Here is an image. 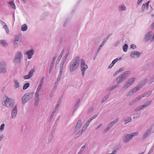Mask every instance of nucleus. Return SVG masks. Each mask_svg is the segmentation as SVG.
Returning a JSON list of instances; mask_svg holds the SVG:
<instances>
[{"mask_svg":"<svg viewBox=\"0 0 154 154\" xmlns=\"http://www.w3.org/2000/svg\"><path fill=\"white\" fill-rule=\"evenodd\" d=\"M109 35L106 38H105V39H104L103 40L102 43L100 45L97 51V52H98L99 51L101 48L106 43L107 41L109 39Z\"/></svg>","mask_w":154,"mask_h":154,"instance_id":"nucleus-19","label":"nucleus"},{"mask_svg":"<svg viewBox=\"0 0 154 154\" xmlns=\"http://www.w3.org/2000/svg\"><path fill=\"white\" fill-rule=\"evenodd\" d=\"M14 84L15 88L17 89L19 88L20 87V84L18 81L16 79H14Z\"/></svg>","mask_w":154,"mask_h":154,"instance_id":"nucleus-24","label":"nucleus"},{"mask_svg":"<svg viewBox=\"0 0 154 154\" xmlns=\"http://www.w3.org/2000/svg\"><path fill=\"white\" fill-rule=\"evenodd\" d=\"M6 100L4 101V105L7 107L13 106L14 104V101L11 98H8L7 96H5Z\"/></svg>","mask_w":154,"mask_h":154,"instance_id":"nucleus-7","label":"nucleus"},{"mask_svg":"<svg viewBox=\"0 0 154 154\" xmlns=\"http://www.w3.org/2000/svg\"><path fill=\"white\" fill-rule=\"evenodd\" d=\"M34 53V50L33 49L31 48L29 50L25 52V54L28 56V58L29 59H30Z\"/></svg>","mask_w":154,"mask_h":154,"instance_id":"nucleus-11","label":"nucleus"},{"mask_svg":"<svg viewBox=\"0 0 154 154\" xmlns=\"http://www.w3.org/2000/svg\"><path fill=\"white\" fill-rule=\"evenodd\" d=\"M152 32L149 31L147 32L145 35L144 40L146 42H148L151 38L152 35Z\"/></svg>","mask_w":154,"mask_h":154,"instance_id":"nucleus-13","label":"nucleus"},{"mask_svg":"<svg viewBox=\"0 0 154 154\" xmlns=\"http://www.w3.org/2000/svg\"><path fill=\"white\" fill-rule=\"evenodd\" d=\"M142 88V85L140 84H139L137 85L136 87L132 89L131 90L133 92V93L136 92L137 91H138L140 88Z\"/></svg>","mask_w":154,"mask_h":154,"instance_id":"nucleus-22","label":"nucleus"},{"mask_svg":"<svg viewBox=\"0 0 154 154\" xmlns=\"http://www.w3.org/2000/svg\"><path fill=\"white\" fill-rule=\"evenodd\" d=\"M110 93H109V94L108 95H107L105 96V97L103 98V100H102L101 101V103H103L105 101H106L108 98V97H109V94Z\"/></svg>","mask_w":154,"mask_h":154,"instance_id":"nucleus-43","label":"nucleus"},{"mask_svg":"<svg viewBox=\"0 0 154 154\" xmlns=\"http://www.w3.org/2000/svg\"><path fill=\"white\" fill-rule=\"evenodd\" d=\"M140 113H137L134 114L133 118H137L139 117L140 116Z\"/></svg>","mask_w":154,"mask_h":154,"instance_id":"nucleus-49","label":"nucleus"},{"mask_svg":"<svg viewBox=\"0 0 154 154\" xmlns=\"http://www.w3.org/2000/svg\"><path fill=\"white\" fill-rule=\"evenodd\" d=\"M23 57L22 53L21 51H18L15 54L13 60V63L15 64L20 63Z\"/></svg>","mask_w":154,"mask_h":154,"instance_id":"nucleus-2","label":"nucleus"},{"mask_svg":"<svg viewBox=\"0 0 154 154\" xmlns=\"http://www.w3.org/2000/svg\"><path fill=\"white\" fill-rule=\"evenodd\" d=\"M152 130V128H149L147 129L146 131L142 135V138L144 140L147 138L151 135Z\"/></svg>","mask_w":154,"mask_h":154,"instance_id":"nucleus-9","label":"nucleus"},{"mask_svg":"<svg viewBox=\"0 0 154 154\" xmlns=\"http://www.w3.org/2000/svg\"><path fill=\"white\" fill-rule=\"evenodd\" d=\"M3 27L5 29L6 33L8 34H9V30L7 26V25L5 24V25L4 26V27Z\"/></svg>","mask_w":154,"mask_h":154,"instance_id":"nucleus-41","label":"nucleus"},{"mask_svg":"<svg viewBox=\"0 0 154 154\" xmlns=\"http://www.w3.org/2000/svg\"><path fill=\"white\" fill-rule=\"evenodd\" d=\"M56 111H57V109H54V110L53 111V112L51 113V115L50 116V118H49V121H48L49 122H50L51 121L52 119V118L53 117V116L54 115V113L56 112Z\"/></svg>","mask_w":154,"mask_h":154,"instance_id":"nucleus-27","label":"nucleus"},{"mask_svg":"<svg viewBox=\"0 0 154 154\" xmlns=\"http://www.w3.org/2000/svg\"><path fill=\"white\" fill-rule=\"evenodd\" d=\"M115 88L114 86H112L109 88V90L110 91H112L114 90Z\"/></svg>","mask_w":154,"mask_h":154,"instance_id":"nucleus-64","label":"nucleus"},{"mask_svg":"<svg viewBox=\"0 0 154 154\" xmlns=\"http://www.w3.org/2000/svg\"><path fill=\"white\" fill-rule=\"evenodd\" d=\"M42 86V85H39L37 89L36 92L35 93V94H39V93L41 89Z\"/></svg>","mask_w":154,"mask_h":154,"instance_id":"nucleus-39","label":"nucleus"},{"mask_svg":"<svg viewBox=\"0 0 154 154\" xmlns=\"http://www.w3.org/2000/svg\"><path fill=\"white\" fill-rule=\"evenodd\" d=\"M118 9L119 11H124L126 10L127 8L125 5L122 4L119 6Z\"/></svg>","mask_w":154,"mask_h":154,"instance_id":"nucleus-21","label":"nucleus"},{"mask_svg":"<svg viewBox=\"0 0 154 154\" xmlns=\"http://www.w3.org/2000/svg\"><path fill=\"white\" fill-rule=\"evenodd\" d=\"M128 48V45L127 44H125L123 46V51L125 52H126L127 51V49Z\"/></svg>","mask_w":154,"mask_h":154,"instance_id":"nucleus-40","label":"nucleus"},{"mask_svg":"<svg viewBox=\"0 0 154 154\" xmlns=\"http://www.w3.org/2000/svg\"><path fill=\"white\" fill-rule=\"evenodd\" d=\"M136 79L134 77L128 79L125 83L121 90L124 91L128 89L135 81Z\"/></svg>","mask_w":154,"mask_h":154,"instance_id":"nucleus-5","label":"nucleus"},{"mask_svg":"<svg viewBox=\"0 0 154 154\" xmlns=\"http://www.w3.org/2000/svg\"><path fill=\"white\" fill-rule=\"evenodd\" d=\"M119 120V118H117L114 120L112 121L111 122L110 124L112 126L115 125L116 123H117Z\"/></svg>","mask_w":154,"mask_h":154,"instance_id":"nucleus-36","label":"nucleus"},{"mask_svg":"<svg viewBox=\"0 0 154 154\" xmlns=\"http://www.w3.org/2000/svg\"><path fill=\"white\" fill-rule=\"evenodd\" d=\"M110 129H109V128L107 127L103 131V133H105L106 132H107V131H108L109 130H110Z\"/></svg>","mask_w":154,"mask_h":154,"instance_id":"nucleus-57","label":"nucleus"},{"mask_svg":"<svg viewBox=\"0 0 154 154\" xmlns=\"http://www.w3.org/2000/svg\"><path fill=\"white\" fill-rule=\"evenodd\" d=\"M125 79V78L122 74L118 77L116 80V81L117 83H120L122 82Z\"/></svg>","mask_w":154,"mask_h":154,"instance_id":"nucleus-14","label":"nucleus"},{"mask_svg":"<svg viewBox=\"0 0 154 154\" xmlns=\"http://www.w3.org/2000/svg\"><path fill=\"white\" fill-rule=\"evenodd\" d=\"M85 148V146H84L82 147L80 151L77 154H80L83 152Z\"/></svg>","mask_w":154,"mask_h":154,"instance_id":"nucleus-48","label":"nucleus"},{"mask_svg":"<svg viewBox=\"0 0 154 154\" xmlns=\"http://www.w3.org/2000/svg\"><path fill=\"white\" fill-rule=\"evenodd\" d=\"M0 23L3 26V27L5 25V22L1 20H0Z\"/></svg>","mask_w":154,"mask_h":154,"instance_id":"nucleus-62","label":"nucleus"},{"mask_svg":"<svg viewBox=\"0 0 154 154\" xmlns=\"http://www.w3.org/2000/svg\"><path fill=\"white\" fill-rule=\"evenodd\" d=\"M30 84L29 83H26L23 86V90H26L29 86Z\"/></svg>","mask_w":154,"mask_h":154,"instance_id":"nucleus-37","label":"nucleus"},{"mask_svg":"<svg viewBox=\"0 0 154 154\" xmlns=\"http://www.w3.org/2000/svg\"><path fill=\"white\" fill-rule=\"evenodd\" d=\"M34 100L39 101V94H35Z\"/></svg>","mask_w":154,"mask_h":154,"instance_id":"nucleus-35","label":"nucleus"},{"mask_svg":"<svg viewBox=\"0 0 154 154\" xmlns=\"http://www.w3.org/2000/svg\"><path fill=\"white\" fill-rule=\"evenodd\" d=\"M133 93L131 90L127 94V96L128 97L129 96H130L132 95L133 94Z\"/></svg>","mask_w":154,"mask_h":154,"instance_id":"nucleus-52","label":"nucleus"},{"mask_svg":"<svg viewBox=\"0 0 154 154\" xmlns=\"http://www.w3.org/2000/svg\"><path fill=\"white\" fill-rule=\"evenodd\" d=\"M125 122V124H126L128 123L131 122V118L130 117H128V118L127 119H125L124 120Z\"/></svg>","mask_w":154,"mask_h":154,"instance_id":"nucleus-34","label":"nucleus"},{"mask_svg":"<svg viewBox=\"0 0 154 154\" xmlns=\"http://www.w3.org/2000/svg\"><path fill=\"white\" fill-rule=\"evenodd\" d=\"M27 26L26 24H23L21 27V30L23 31H26L27 29Z\"/></svg>","mask_w":154,"mask_h":154,"instance_id":"nucleus-28","label":"nucleus"},{"mask_svg":"<svg viewBox=\"0 0 154 154\" xmlns=\"http://www.w3.org/2000/svg\"><path fill=\"white\" fill-rule=\"evenodd\" d=\"M64 52V49H63L62 50V51L60 53V54L59 56L57 59V61H58L59 62L60 61V59H61V58L63 56V54Z\"/></svg>","mask_w":154,"mask_h":154,"instance_id":"nucleus-32","label":"nucleus"},{"mask_svg":"<svg viewBox=\"0 0 154 154\" xmlns=\"http://www.w3.org/2000/svg\"><path fill=\"white\" fill-rule=\"evenodd\" d=\"M61 102V99H60L58 100L57 105V106H56V107L55 108V109H56L57 110V109L58 108L59 105V104Z\"/></svg>","mask_w":154,"mask_h":154,"instance_id":"nucleus-51","label":"nucleus"},{"mask_svg":"<svg viewBox=\"0 0 154 154\" xmlns=\"http://www.w3.org/2000/svg\"><path fill=\"white\" fill-rule=\"evenodd\" d=\"M5 125L4 124L1 125L0 126V130L1 131H2L4 129Z\"/></svg>","mask_w":154,"mask_h":154,"instance_id":"nucleus-54","label":"nucleus"},{"mask_svg":"<svg viewBox=\"0 0 154 154\" xmlns=\"http://www.w3.org/2000/svg\"><path fill=\"white\" fill-rule=\"evenodd\" d=\"M31 77L29 76L28 74L27 75H25L23 76V78L25 79H27L31 78Z\"/></svg>","mask_w":154,"mask_h":154,"instance_id":"nucleus-55","label":"nucleus"},{"mask_svg":"<svg viewBox=\"0 0 154 154\" xmlns=\"http://www.w3.org/2000/svg\"><path fill=\"white\" fill-rule=\"evenodd\" d=\"M44 79V76H43L42 77V78L40 80V82H39V85H42L43 83Z\"/></svg>","mask_w":154,"mask_h":154,"instance_id":"nucleus-50","label":"nucleus"},{"mask_svg":"<svg viewBox=\"0 0 154 154\" xmlns=\"http://www.w3.org/2000/svg\"><path fill=\"white\" fill-rule=\"evenodd\" d=\"M148 81L147 79H145L143 80L139 84H140L141 85H142V86L146 83Z\"/></svg>","mask_w":154,"mask_h":154,"instance_id":"nucleus-38","label":"nucleus"},{"mask_svg":"<svg viewBox=\"0 0 154 154\" xmlns=\"http://www.w3.org/2000/svg\"><path fill=\"white\" fill-rule=\"evenodd\" d=\"M61 76L58 75V77L57 79V81L59 82L61 79Z\"/></svg>","mask_w":154,"mask_h":154,"instance_id":"nucleus-63","label":"nucleus"},{"mask_svg":"<svg viewBox=\"0 0 154 154\" xmlns=\"http://www.w3.org/2000/svg\"><path fill=\"white\" fill-rule=\"evenodd\" d=\"M92 121V119H89L88 121L86 122V124H85V126H88L89 125L90 122Z\"/></svg>","mask_w":154,"mask_h":154,"instance_id":"nucleus-53","label":"nucleus"},{"mask_svg":"<svg viewBox=\"0 0 154 154\" xmlns=\"http://www.w3.org/2000/svg\"><path fill=\"white\" fill-rule=\"evenodd\" d=\"M151 102L150 101H147L143 105H141V107H142L143 109L146 108L148 106L151 104Z\"/></svg>","mask_w":154,"mask_h":154,"instance_id":"nucleus-25","label":"nucleus"},{"mask_svg":"<svg viewBox=\"0 0 154 154\" xmlns=\"http://www.w3.org/2000/svg\"><path fill=\"white\" fill-rule=\"evenodd\" d=\"M9 5L11 6V8L14 9H15L16 8L15 5L14 3L12 2H9L8 3Z\"/></svg>","mask_w":154,"mask_h":154,"instance_id":"nucleus-30","label":"nucleus"},{"mask_svg":"<svg viewBox=\"0 0 154 154\" xmlns=\"http://www.w3.org/2000/svg\"><path fill=\"white\" fill-rule=\"evenodd\" d=\"M33 93L29 92L26 94L22 97V103L24 104L27 102L29 99L33 97Z\"/></svg>","mask_w":154,"mask_h":154,"instance_id":"nucleus-6","label":"nucleus"},{"mask_svg":"<svg viewBox=\"0 0 154 154\" xmlns=\"http://www.w3.org/2000/svg\"><path fill=\"white\" fill-rule=\"evenodd\" d=\"M114 65L113 64H112V63H111L109 65V66L108 67V68L109 69H111Z\"/></svg>","mask_w":154,"mask_h":154,"instance_id":"nucleus-61","label":"nucleus"},{"mask_svg":"<svg viewBox=\"0 0 154 154\" xmlns=\"http://www.w3.org/2000/svg\"><path fill=\"white\" fill-rule=\"evenodd\" d=\"M150 1H149L145 4H143L142 6V10L143 12H144L146 10H148L149 8V3Z\"/></svg>","mask_w":154,"mask_h":154,"instance_id":"nucleus-17","label":"nucleus"},{"mask_svg":"<svg viewBox=\"0 0 154 154\" xmlns=\"http://www.w3.org/2000/svg\"><path fill=\"white\" fill-rule=\"evenodd\" d=\"M82 125V120H79L77 122L74 129V131L76 132L79 129Z\"/></svg>","mask_w":154,"mask_h":154,"instance_id":"nucleus-18","label":"nucleus"},{"mask_svg":"<svg viewBox=\"0 0 154 154\" xmlns=\"http://www.w3.org/2000/svg\"><path fill=\"white\" fill-rule=\"evenodd\" d=\"M122 58L120 57L119 58H116L112 62V64H113L114 65L116 63L118 60H120Z\"/></svg>","mask_w":154,"mask_h":154,"instance_id":"nucleus-44","label":"nucleus"},{"mask_svg":"<svg viewBox=\"0 0 154 154\" xmlns=\"http://www.w3.org/2000/svg\"><path fill=\"white\" fill-rule=\"evenodd\" d=\"M80 63V57L76 56L69 63V70L71 72H74L78 67Z\"/></svg>","mask_w":154,"mask_h":154,"instance_id":"nucleus-1","label":"nucleus"},{"mask_svg":"<svg viewBox=\"0 0 154 154\" xmlns=\"http://www.w3.org/2000/svg\"><path fill=\"white\" fill-rule=\"evenodd\" d=\"M56 59V57H54L52 58V60L51 62V65L50 66V67L49 68V73H50L52 72V69L54 64V63L55 62V61Z\"/></svg>","mask_w":154,"mask_h":154,"instance_id":"nucleus-20","label":"nucleus"},{"mask_svg":"<svg viewBox=\"0 0 154 154\" xmlns=\"http://www.w3.org/2000/svg\"><path fill=\"white\" fill-rule=\"evenodd\" d=\"M154 82V75H152L151 77L148 81V83L149 84H151Z\"/></svg>","mask_w":154,"mask_h":154,"instance_id":"nucleus-33","label":"nucleus"},{"mask_svg":"<svg viewBox=\"0 0 154 154\" xmlns=\"http://www.w3.org/2000/svg\"><path fill=\"white\" fill-rule=\"evenodd\" d=\"M130 70H128L125 71L123 74L122 75H123L124 77L125 78V79H126L129 75L131 73Z\"/></svg>","mask_w":154,"mask_h":154,"instance_id":"nucleus-26","label":"nucleus"},{"mask_svg":"<svg viewBox=\"0 0 154 154\" xmlns=\"http://www.w3.org/2000/svg\"><path fill=\"white\" fill-rule=\"evenodd\" d=\"M143 97H144L142 94L135 98V100H136V101L137 102V101H139Z\"/></svg>","mask_w":154,"mask_h":154,"instance_id":"nucleus-47","label":"nucleus"},{"mask_svg":"<svg viewBox=\"0 0 154 154\" xmlns=\"http://www.w3.org/2000/svg\"><path fill=\"white\" fill-rule=\"evenodd\" d=\"M80 62L82 74V76L84 77L85 76V71L88 68V66L86 64L85 61L83 59H80Z\"/></svg>","mask_w":154,"mask_h":154,"instance_id":"nucleus-4","label":"nucleus"},{"mask_svg":"<svg viewBox=\"0 0 154 154\" xmlns=\"http://www.w3.org/2000/svg\"><path fill=\"white\" fill-rule=\"evenodd\" d=\"M137 102L136 100L135 99L131 101L129 103L128 105L129 106H132L135 103Z\"/></svg>","mask_w":154,"mask_h":154,"instance_id":"nucleus-42","label":"nucleus"},{"mask_svg":"<svg viewBox=\"0 0 154 154\" xmlns=\"http://www.w3.org/2000/svg\"><path fill=\"white\" fill-rule=\"evenodd\" d=\"M88 126H85V124L84 126L82 128V129L79 131L78 133L75 135V138L78 137L87 128Z\"/></svg>","mask_w":154,"mask_h":154,"instance_id":"nucleus-16","label":"nucleus"},{"mask_svg":"<svg viewBox=\"0 0 154 154\" xmlns=\"http://www.w3.org/2000/svg\"><path fill=\"white\" fill-rule=\"evenodd\" d=\"M136 48V46L134 44L131 45V48L134 49Z\"/></svg>","mask_w":154,"mask_h":154,"instance_id":"nucleus-58","label":"nucleus"},{"mask_svg":"<svg viewBox=\"0 0 154 154\" xmlns=\"http://www.w3.org/2000/svg\"><path fill=\"white\" fill-rule=\"evenodd\" d=\"M65 62H63V61H62V62L61 63H60V67H62V68H63V65H64V64L65 63Z\"/></svg>","mask_w":154,"mask_h":154,"instance_id":"nucleus-60","label":"nucleus"},{"mask_svg":"<svg viewBox=\"0 0 154 154\" xmlns=\"http://www.w3.org/2000/svg\"><path fill=\"white\" fill-rule=\"evenodd\" d=\"M0 45L4 47H7L8 46V44L5 40H0Z\"/></svg>","mask_w":154,"mask_h":154,"instance_id":"nucleus-23","label":"nucleus"},{"mask_svg":"<svg viewBox=\"0 0 154 154\" xmlns=\"http://www.w3.org/2000/svg\"><path fill=\"white\" fill-rule=\"evenodd\" d=\"M21 40L20 39L19 36H16L14 40V45L15 47H17L20 45L21 43Z\"/></svg>","mask_w":154,"mask_h":154,"instance_id":"nucleus-15","label":"nucleus"},{"mask_svg":"<svg viewBox=\"0 0 154 154\" xmlns=\"http://www.w3.org/2000/svg\"><path fill=\"white\" fill-rule=\"evenodd\" d=\"M140 55V53L138 51H135L132 52L130 54V57L133 58H138Z\"/></svg>","mask_w":154,"mask_h":154,"instance_id":"nucleus-10","label":"nucleus"},{"mask_svg":"<svg viewBox=\"0 0 154 154\" xmlns=\"http://www.w3.org/2000/svg\"><path fill=\"white\" fill-rule=\"evenodd\" d=\"M142 109H143V108L142 107H141V106H140L134 109V110L135 111L137 112L138 111Z\"/></svg>","mask_w":154,"mask_h":154,"instance_id":"nucleus-46","label":"nucleus"},{"mask_svg":"<svg viewBox=\"0 0 154 154\" xmlns=\"http://www.w3.org/2000/svg\"><path fill=\"white\" fill-rule=\"evenodd\" d=\"M17 113V105H15L13 108L11 112V116L12 118L14 119L16 116Z\"/></svg>","mask_w":154,"mask_h":154,"instance_id":"nucleus-12","label":"nucleus"},{"mask_svg":"<svg viewBox=\"0 0 154 154\" xmlns=\"http://www.w3.org/2000/svg\"><path fill=\"white\" fill-rule=\"evenodd\" d=\"M7 71V67L6 63L4 61L0 62V75L5 74Z\"/></svg>","mask_w":154,"mask_h":154,"instance_id":"nucleus-8","label":"nucleus"},{"mask_svg":"<svg viewBox=\"0 0 154 154\" xmlns=\"http://www.w3.org/2000/svg\"><path fill=\"white\" fill-rule=\"evenodd\" d=\"M80 100H79L76 102L75 106V108L76 109L79 107Z\"/></svg>","mask_w":154,"mask_h":154,"instance_id":"nucleus-45","label":"nucleus"},{"mask_svg":"<svg viewBox=\"0 0 154 154\" xmlns=\"http://www.w3.org/2000/svg\"><path fill=\"white\" fill-rule=\"evenodd\" d=\"M152 93V92L151 91H147L144 93L143 95V97H148Z\"/></svg>","mask_w":154,"mask_h":154,"instance_id":"nucleus-29","label":"nucleus"},{"mask_svg":"<svg viewBox=\"0 0 154 154\" xmlns=\"http://www.w3.org/2000/svg\"><path fill=\"white\" fill-rule=\"evenodd\" d=\"M138 134V132H137L124 135L123 137V142L125 143H127L132 139L133 137L137 136Z\"/></svg>","mask_w":154,"mask_h":154,"instance_id":"nucleus-3","label":"nucleus"},{"mask_svg":"<svg viewBox=\"0 0 154 154\" xmlns=\"http://www.w3.org/2000/svg\"><path fill=\"white\" fill-rule=\"evenodd\" d=\"M35 70L34 69H31L28 74V75L30 76L31 77H32L33 75V73L35 72Z\"/></svg>","mask_w":154,"mask_h":154,"instance_id":"nucleus-31","label":"nucleus"},{"mask_svg":"<svg viewBox=\"0 0 154 154\" xmlns=\"http://www.w3.org/2000/svg\"><path fill=\"white\" fill-rule=\"evenodd\" d=\"M56 88L57 87H56L55 86H54L52 90V92H53V93H54L56 90Z\"/></svg>","mask_w":154,"mask_h":154,"instance_id":"nucleus-59","label":"nucleus"},{"mask_svg":"<svg viewBox=\"0 0 154 154\" xmlns=\"http://www.w3.org/2000/svg\"><path fill=\"white\" fill-rule=\"evenodd\" d=\"M154 150V145L151 148L149 152V153L151 154L153 152Z\"/></svg>","mask_w":154,"mask_h":154,"instance_id":"nucleus-56","label":"nucleus"}]
</instances>
